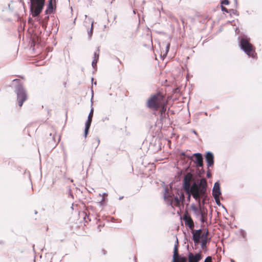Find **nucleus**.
<instances>
[{"instance_id": "f257e3e1", "label": "nucleus", "mask_w": 262, "mask_h": 262, "mask_svg": "<svg viewBox=\"0 0 262 262\" xmlns=\"http://www.w3.org/2000/svg\"><path fill=\"white\" fill-rule=\"evenodd\" d=\"M238 46L248 57L254 59L256 57L255 48L251 43V38L246 34L240 33L237 37Z\"/></svg>"}, {"instance_id": "f03ea898", "label": "nucleus", "mask_w": 262, "mask_h": 262, "mask_svg": "<svg viewBox=\"0 0 262 262\" xmlns=\"http://www.w3.org/2000/svg\"><path fill=\"white\" fill-rule=\"evenodd\" d=\"M207 182L205 178H202L199 182H194L189 188L191 189L193 198L199 203L201 201V198L207 193Z\"/></svg>"}, {"instance_id": "7ed1b4c3", "label": "nucleus", "mask_w": 262, "mask_h": 262, "mask_svg": "<svg viewBox=\"0 0 262 262\" xmlns=\"http://www.w3.org/2000/svg\"><path fill=\"white\" fill-rule=\"evenodd\" d=\"M12 82H15L14 86V92L17 96V101L19 106H21L28 99L27 92L23 83L19 79H15Z\"/></svg>"}, {"instance_id": "20e7f679", "label": "nucleus", "mask_w": 262, "mask_h": 262, "mask_svg": "<svg viewBox=\"0 0 262 262\" xmlns=\"http://www.w3.org/2000/svg\"><path fill=\"white\" fill-rule=\"evenodd\" d=\"M28 3L30 7V11L32 17H35L38 16L42 11L45 5V0H29Z\"/></svg>"}, {"instance_id": "39448f33", "label": "nucleus", "mask_w": 262, "mask_h": 262, "mask_svg": "<svg viewBox=\"0 0 262 262\" xmlns=\"http://www.w3.org/2000/svg\"><path fill=\"white\" fill-rule=\"evenodd\" d=\"M91 93H92L91 108L90 110V112L88 115V119L85 123L84 135H83L85 138H86V137L88 136V135L89 134L91 125V123L92 122V118L93 117V113H94V108L92 107V104H93L92 99L93 98L94 91L92 89L91 90Z\"/></svg>"}, {"instance_id": "423d86ee", "label": "nucleus", "mask_w": 262, "mask_h": 262, "mask_svg": "<svg viewBox=\"0 0 262 262\" xmlns=\"http://www.w3.org/2000/svg\"><path fill=\"white\" fill-rule=\"evenodd\" d=\"M161 140L157 136H152L149 141V149L153 152L159 151L161 149Z\"/></svg>"}, {"instance_id": "0eeeda50", "label": "nucleus", "mask_w": 262, "mask_h": 262, "mask_svg": "<svg viewBox=\"0 0 262 262\" xmlns=\"http://www.w3.org/2000/svg\"><path fill=\"white\" fill-rule=\"evenodd\" d=\"M164 190L165 193L163 195L164 199L167 202V204H169L171 206L173 207V205H178L181 202V198H179L177 195H174L173 194H172L173 198L169 199L168 198L172 197V194L168 192V190L166 187Z\"/></svg>"}, {"instance_id": "6e6552de", "label": "nucleus", "mask_w": 262, "mask_h": 262, "mask_svg": "<svg viewBox=\"0 0 262 262\" xmlns=\"http://www.w3.org/2000/svg\"><path fill=\"white\" fill-rule=\"evenodd\" d=\"M158 94L151 95L147 99L146 102V106L153 111H157L159 108V105L157 103Z\"/></svg>"}, {"instance_id": "1a4fd4ad", "label": "nucleus", "mask_w": 262, "mask_h": 262, "mask_svg": "<svg viewBox=\"0 0 262 262\" xmlns=\"http://www.w3.org/2000/svg\"><path fill=\"white\" fill-rule=\"evenodd\" d=\"M191 156L192 158L191 159V161H192L194 164H195L196 166L198 167H203L204 166L203 163V155L200 152H196L194 153Z\"/></svg>"}, {"instance_id": "9d476101", "label": "nucleus", "mask_w": 262, "mask_h": 262, "mask_svg": "<svg viewBox=\"0 0 262 262\" xmlns=\"http://www.w3.org/2000/svg\"><path fill=\"white\" fill-rule=\"evenodd\" d=\"M190 208L196 218L202 215L207 214L208 211L207 209L205 208L204 207L202 208H199L196 207L194 204H192L190 206Z\"/></svg>"}, {"instance_id": "9b49d317", "label": "nucleus", "mask_w": 262, "mask_h": 262, "mask_svg": "<svg viewBox=\"0 0 262 262\" xmlns=\"http://www.w3.org/2000/svg\"><path fill=\"white\" fill-rule=\"evenodd\" d=\"M204 157L207 167L209 168L212 167L214 163V156L213 153L210 151H207L205 153Z\"/></svg>"}, {"instance_id": "f8f14e48", "label": "nucleus", "mask_w": 262, "mask_h": 262, "mask_svg": "<svg viewBox=\"0 0 262 262\" xmlns=\"http://www.w3.org/2000/svg\"><path fill=\"white\" fill-rule=\"evenodd\" d=\"M201 252L202 251L200 249L199 252L196 253L195 254H193L191 252H189L188 254V262H199L203 257Z\"/></svg>"}, {"instance_id": "ddd939ff", "label": "nucleus", "mask_w": 262, "mask_h": 262, "mask_svg": "<svg viewBox=\"0 0 262 262\" xmlns=\"http://www.w3.org/2000/svg\"><path fill=\"white\" fill-rule=\"evenodd\" d=\"M181 219L184 222L186 226H187L190 229H192V228L194 227V223L190 214H189L187 212H185L181 217Z\"/></svg>"}, {"instance_id": "4468645a", "label": "nucleus", "mask_w": 262, "mask_h": 262, "mask_svg": "<svg viewBox=\"0 0 262 262\" xmlns=\"http://www.w3.org/2000/svg\"><path fill=\"white\" fill-rule=\"evenodd\" d=\"M193 178V174L191 172H187L184 176L183 183L182 187L184 189H188L189 188V185Z\"/></svg>"}, {"instance_id": "2eb2a0df", "label": "nucleus", "mask_w": 262, "mask_h": 262, "mask_svg": "<svg viewBox=\"0 0 262 262\" xmlns=\"http://www.w3.org/2000/svg\"><path fill=\"white\" fill-rule=\"evenodd\" d=\"M201 229L192 230L191 233L192 234V239L194 242L195 247L198 246L199 244L200 239L201 238L202 234H201Z\"/></svg>"}, {"instance_id": "dca6fc26", "label": "nucleus", "mask_w": 262, "mask_h": 262, "mask_svg": "<svg viewBox=\"0 0 262 262\" xmlns=\"http://www.w3.org/2000/svg\"><path fill=\"white\" fill-rule=\"evenodd\" d=\"M208 231L206 230V231L202 234L201 236V240L200 243V245L201 249L204 250V252L207 251V238H208Z\"/></svg>"}, {"instance_id": "f3484780", "label": "nucleus", "mask_w": 262, "mask_h": 262, "mask_svg": "<svg viewBox=\"0 0 262 262\" xmlns=\"http://www.w3.org/2000/svg\"><path fill=\"white\" fill-rule=\"evenodd\" d=\"M212 194L213 196H220L222 194L220 183L219 181L214 183L212 188Z\"/></svg>"}, {"instance_id": "a211bd4d", "label": "nucleus", "mask_w": 262, "mask_h": 262, "mask_svg": "<svg viewBox=\"0 0 262 262\" xmlns=\"http://www.w3.org/2000/svg\"><path fill=\"white\" fill-rule=\"evenodd\" d=\"M55 9L56 8L53 6L52 0H49L45 13L46 14H52L55 13Z\"/></svg>"}, {"instance_id": "6ab92c4d", "label": "nucleus", "mask_w": 262, "mask_h": 262, "mask_svg": "<svg viewBox=\"0 0 262 262\" xmlns=\"http://www.w3.org/2000/svg\"><path fill=\"white\" fill-rule=\"evenodd\" d=\"M99 47H98L97 51L96 52H95L94 53V57L93 60L92 62V66L94 69L97 68V63L99 60Z\"/></svg>"}, {"instance_id": "aec40b11", "label": "nucleus", "mask_w": 262, "mask_h": 262, "mask_svg": "<svg viewBox=\"0 0 262 262\" xmlns=\"http://www.w3.org/2000/svg\"><path fill=\"white\" fill-rule=\"evenodd\" d=\"M94 30V21H91V28L88 29V40H90L92 39V37L93 33Z\"/></svg>"}, {"instance_id": "412c9836", "label": "nucleus", "mask_w": 262, "mask_h": 262, "mask_svg": "<svg viewBox=\"0 0 262 262\" xmlns=\"http://www.w3.org/2000/svg\"><path fill=\"white\" fill-rule=\"evenodd\" d=\"M178 247L177 244H175L173 248V255H172V259H174L175 260H176V257L178 256V255H180L178 254Z\"/></svg>"}, {"instance_id": "4be33fe9", "label": "nucleus", "mask_w": 262, "mask_h": 262, "mask_svg": "<svg viewBox=\"0 0 262 262\" xmlns=\"http://www.w3.org/2000/svg\"><path fill=\"white\" fill-rule=\"evenodd\" d=\"M175 262H187V258L183 255H178Z\"/></svg>"}, {"instance_id": "5701e85b", "label": "nucleus", "mask_w": 262, "mask_h": 262, "mask_svg": "<svg viewBox=\"0 0 262 262\" xmlns=\"http://www.w3.org/2000/svg\"><path fill=\"white\" fill-rule=\"evenodd\" d=\"M214 197V199L215 200V203L216 204V205L219 206H221L223 208H224L226 211L227 212V209L225 208V207L221 203L220 201V199H219V196H213Z\"/></svg>"}, {"instance_id": "b1692460", "label": "nucleus", "mask_w": 262, "mask_h": 262, "mask_svg": "<svg viewBox=\"0 0 262 262\" xmlns=\"http://www.w3.org/2000/svg\"><path fill=\"white\" fill-rule=\"evenodd\" d=\"M184 190L185 193L187 195V200L188 202H189L190 201L191 196L192 195L191 189L190 188V189H184Z\"/></svg>"}, {"instance_id": "393cba45", "label": "nucleus", "mask_w": 262, "mask_h": 262, "mask_svg": "<svg viewBox=\"0 0 262 262\" xmlns=\"http://www.w3.org/2000/svg\"><path fill=\"white\" fill-rule=\"evenodd\" d=\"M239 233H240V234L242 236V237L244 239L245 241H246L247 240V238H246V236H247V233L245 231V230H244V229H241L239 230Z\"/></svg>"}, {"instance_id": "a878e982", "label": "nucleus", "mask_w": 262, "mask_h": 262, "mask_svg": "<svg viewBox=\"0 0 262 262\" xmlns=\"http://www.w3.org/2000/svg\"><path fill=\"white\" fill-rule=\"evenodd\" d=\"M205 215H202L201 216H200V217H198L199 220V221L202 223H207V219L206 217L205 216Z\"/></svg>"}, {"instance_id": "bb28decb", "label": "nucleus", "mask_w": 262, "mask_h": 262, "mask_svg": "<svg viewBox=\"0 0 262 262\" xmlns=\"http://www.w3.org/2000/svg\"><path fill=\"white\" fill-rule=\"evenodd\" d=\"M228 13H229L230 15L234 14V15H235L237 16L239 15L238 12L237 10L233 9H229Z\"/></svg>"}, {"instance_id": "cd10ccee", "label": "nucleus", "mask_w": 262, "mask_h": 262, "mask_svg": "<svg viewBox=\"0 0 262 262\" xmlns=\"http://www.w3.org/2000/svg\"><path fill=\"white\" fill-rule=\"evenodd\" d=\"M167 116H168V115L167 114H166V113L160 112V120L161 121H163L164 119L166 118Z\"/></svg>"}, {"instance_id": "c85d7f7f", "label": "nucleus", "mask_w": 262, "mask_h": 262, "mask_svg": "<svg viewBox=\"0 0 262 262\" xmlns=\"http://www.w3.org/2000/svg\"><path fill=\"white\" fill-rule=\"evenodd\" d=\"M180 156H183L185 157V158H188L189 159H191V158H192V156H190V155L187 154L184 151H182L180 153Z\"/></svg>"}, {"instance_id": "c756f323", "label": "nucleus", "mask_w": 262, "mask_h": 262, "mask_svg": "<svg viewBox=\"0 0 262 262\" xmlns=\"http://www.w3.org/2000/svg\"><path fill=\"white\" fill-rule=\"evenodd\" d=\"M230 4V1L229 0H221V6L224 5H228Z\"/></svg>"}, {"instance_id": "7c9ffc66", "label": "nucleus", "mask_w": 262, "mask_h": 262, "mask_svg": "<svg viewBox=\"0 0 262 262\" xmlns=\"http://www.w3.org/2000/svg\"><path fill=\"white\" fill-rule=\"evenodd\" d=\"M170 47V43L169 42H168L166 44V48H165V53L164 54V55H165V56L167 55V54H168V53L169 51Z\"/></svg>"}, {"instance_id": "2f4dec72", "label": "nucleus", "mask_w": 262, "mask_h": 262, "mask_svg": "<svg viewBox=\"0 0 262 262\" xmlns=\"http://www.w3.org/2000/svg\"><path fill=\"white\" fill-rule=\"evenodd\" d=\"M68 194H69V195L70 196L72 199H74V195H73V194L72 192V190H71V188L70 187H68Z\"/></svg>"}, {"instance_id": "473e14b6", "label": "nucleus", "mask_w": 262, "mask_h": 262, "mask_svg": "<svg viewBox=\"0 0 262 262\" xmlns=\"http://www.w3.org/2000/svg\"><path fill=\"white\" fill-rule=\"evenodd\" d=\"M221 10H222L223 12L228 13L229 9H228L227 8H226L225 7H224V6H221Z\"/></svg>"}, {"instance_id": "72a5a7b5", "label": "nucleus", "mask_w": 262, "mask_h": 262, "mask_svg": "<svg viewBox=\"0 0 262 262\" xmlns=\"http://www.w3.org/2000/svg\"><path fill=\"white\" fill-rule=\"evenodd\" d=\"M179 198H181V201H185V195L183 193H180V194H179Z\"/></svg>"}, {"instance_id": "f704fd0d", "label": "nucleus", "mask_w": 262, "mask_h": 262, "mask_svg": "<svg viewBox=\"0 0 262 262\" xmlns=\"http://www.w3.org/2000/svg\"><path fill=\"white\" fill-rule=\"evenodd\" d=\"M204 262H213L212 260V257L210 256L206 257Z\"/></svg>"}, {"instance_id": "c9c22d12", "label": "nucleus", "mask_w": 262, "mask_h": 262, "mask_svg": "<svg viewBox=\"0 0 262 262\" xmlns=\"http://www.w3.org/2000/svg\"><path fill=\"white\" fill-rule=\"evenodd\" d=\"M206 177L207 178H210L211 177V174L210 172V170L208 168L207 170V172L206 173Z\"/></svg>"}, {"instance_id": "e433bc0d", "label": "nucleus", "mask_w": 262, "mask_h": 262, "mask_svg": "<svg viewBox=\"0 0 262 262\" xmlns=\"http://www.w3.org/2000/svg\"><path fill=\"white\" fill-rule=\"evenodd\" d=\"M83 219L86 222H87L86 219L89 220V221H91V219H89V217L86 214H85V216L84 217Z\"/></svg>"}, {"instance_id": "4c0bfd02", "label": "nucleus", "mask_w": 262, "mask_h": 262, "mask_svg": "<svg viewBox=\"0 0 262 262\" xmlns=\"http://www.w3.org/2000/svg\"><path fill=\"white\" fill-rule=\"evenodd\" d=\"M109 120V118L107 117H104L101 120L102 122H104L106 120Z\"/></svg>"}, {"instance_id": "58836bf2", "label": "nucleus", "mask_w": 262, "mask_h": 262, "mask_svg": "<svg viewBox=\"0 0 262 262\" xmlns=\"http://www.w3.org/2000/svg\"><path fill=\"white\" fill-rule=\"evenodd\" d=\"M47 26V23H42V28L46 29Z\"/></svg>"}, {"instance_id": "ea45409f", "label": "nucleus", "mask_w": 262, "mask_h": 262, "mask_svg": "<svg viewBox=\"0 0 262 262\" xmlns=\"http://www.w3.org/2000/svg\"><path fill=\"white\" fill-rule=\"evenodd\" d=\"M166 110V107L163 106V107L162 108V109H161V112H164V113H165Z\"/></svg>"}, {"instance_id": "a19ab883", "label": "nucleus", "mask_w": 262, "mask_h": 262, "mask_svg": "<svg viewBox=\"0 0 262 262\" xmlns=\"http://www.w3.org/2000/svg\"><path fill=\"white\" fill-rule=\"evenodd\" d=\"M234 1L235 7L237 8V6H238L237 0H234Z\"/></svg>"}, {"instance_id": "79ce46f5", "label": "nucleus", "mask_w": 262, "mask_h": 262, "mask_svg": "<svg viewBox=\"0 0 262 262\" xmlns=\"http://www.w3.org/2000/svg\"><path fill=\"white\" fill-rule=\"evenodd\" d=\"M192 132L195 135L198 136V133L196 132V131L194 129H192L191 130Z\"/></svg>"}, {"instance_id": "37998d69", "label": "nucleus", "mask_w": 262, "mask_h": 262, "mask_svg": "<svg viewBox=\"0 0 262 262\" xmlns=\"http://www.w3.org/2000/svg\"><path fill=\"white\" fill-rule=\"evenodd\" d=\"M101 251H102V254H103V255H105V254H106V251L105 250L102 249V250H101Z\"/></svg>"}, {"instance_id": "c03bdc74", "label": "nucleus", "mask_w": 262, "mask_h": 262, "mask_svg": "<svg viewBox=\"0 0 262 262\" xmlns=\"http://www.w3.org/2000/svg\"><path fill=\"white\" fill-rule=\"evenodd\" d=\"M97 142H98V144H97V145L96 146V148H97V146H98V144H99V143H100V140H99V138H97Z\"/></svg>"}, {"instance_id": "a18cd8bd", "label": "nucleus", "mask_w": 262, "mask_h": 262, "mask_svg": "<svg viewBox=\"0 0 262 262\" xmlns=\"http://www.w3.org/2000/svg\"><path fill=\"white\" fill-rule=\"evenodd\" d=\"M5 244V242L3 240L0 241V244L1 245H4Z\"/></svg>"}, {"instance_id": "49530a36", "label": "nucleus", "mask_w": 262, "mask_h": 262, "mask_svg": "<svg viewBox=\"0 0 262 262\" xmlns=\"http://www.w3.org/2000/svg\"><path fill=\"white\" fill-rule=\"evenodd\" d=\"M100 228H101V227H100V225H99L98 226V229L100 231H101Z\"/></svg>"}, {"instance_id": "de8ad7c7", "label": "nucleus", "mask_w": 262, "mask_h": 262, "mask_svg": "<svg viewBox=\"0 0 262 262\" xmlns=\"http://www.w3.org/2000/svg\"><path fill=\"white\" fill-rule=\"evenodd\" d=\"M100 228H101V227H100V225H99L98 226V229L100 231H101Z\"/></svg>"}, {"instance_id": "09e8293b", "label": "nucleus", "mask_w": 262, "mask_h": 262, "mask_svg": "<svg viewBox=\"0 0 262 262\" xmlns=\"http://www.w3.org/2000/svg\"><path fill=\"white\" fill-rule=\"evenodd\" d=\"M94 81V78L93 77H92L91 78V82H92V85L93 84V81Z\"/></svg>"}, {"instance_id": "8fccbe9b", "label": "nucleus", "mask_w": 262, "mask_h": 262, "mask_svg": "<svg viewBox=\"0 0 262 262\" xmlns=\"http://www.w3.org/2000/svg\"><path fill=\"white\" fill-rule=\"evenodd\" d=\"M38 20L39 21V23H42L43 20H41L40 18L38 19Z\"/></svg>"}, {"instance_id": "3c124183", "label": "nucleus", "mask_w": 262, "mask_h": 262, "mask_svg": "<svg viewBox=\"0 0 262 262\" xmlns=\"http://www.w3.org/2000/svg\"><path fill=\"white\" fill-rule=\"evenodd\" d=\"M123 198V196H120L119 199L120 200H122Z\"/></svg>"}, {"instance_id": "603ef678", "label": "nucleus", "mask_w": 262, "mask_h": 262, "mask_svg": "<svg viewBox=\"0 0 262 262\" xmlns=\"http://www.w3.org/2000/svg\"><path fill=\"white\" fill-rule=\"evenodd\" d=\"M93 84H95V85H96V84H97V82H96V81H95V82L93 81Z\"/></svg>"}, {"instance_id": "864d4df0", "label": "nucleus", "mask_w": 262, "mask_h": 262, "mask_svg": "<svg viewBox=\"0 0 262 262\" xmlns=\"http://www.w3.org/2000/svg\"><path fill=\"white\" fill-rule=\"evenodd\" d=\"M177 244L178 245V239H177L176 242V244Z\"/></svg>"}, {"instance_id": "5fc2aeb1", "label": "nucleus", "mask_w": 262, "mask_h": 262, "mask_svg": "<svg viewBox=\"0 0 262 262\" xmlns=\"http://www.w3.org/2000/svg\"><path fill=\"white\" fill-rule=\"evenodd\" d=\"M230 261H231V262H235V260H233V259H231L230 260Z\"/></svg>"}, {"instance_id": "6e6d98bb", "label": "nucleus", "mask_w": 262, "mask_h": 262, "mask_svg": "<svg viewBox=\"0 0 262 262\" xmlns=\"http://www.w3.org/2000/svg\"><path fill=\"white\" fill-rule=\"evenodd\" d=\"M34 213H35V214H36L37 213V211L36 210H35L34 211Z\"/></svg>"}, {"instance_id": "4d7b16f0", "label": "nucleus", "mask_w": 262, "mask_h": 262, "mask_svg": "<svg viewBox=\"0 0 262 262\" xmlns=\"http://www.w3.org/2000/svg\"><path fill=\"white\" fill-rule=\"evenodd\" d=\"M176 261L174 259H172L171 262H175Z\"/></svg>"}, {"instance_id": "13d9d810", "label": "nucleus", "mask_w": 262, "mask_h": 262, "mask_svg": "<svg viewBox=\"0 0 262 262\" xmlns=\"http://www.w3.org/2000/svg\"><path fill=\"white\" fill-rule=\"evenodd\" d=\"M71 208H72V209H73V204H72V207H71Z\"/></svg>"}, {"instance_id": "bf43d9fd", "label": "nucleus", "mask_w": 262, "mask_h": 262, "mask_svg": "<svg viewBox=\"0 0 262 262\" xmlns=\"http://www.w3.org/2000/svg\"><path fill=\"white\" fill-rule=\"evenodd\" d=\"M104 201V199H103V198H102V199H101V201L102 202V201Z\"/></svg>"}, {"instance_id": "052dcab7", "label": "nucleus", "mask_w": 262, "mask_h": 262, "mask_svg": "<svg viewBox=\"0 0 262 262\" xmlns=\"http://www.w3.org/2000/svg\"><path fill=\"white\" fill-rule=\"evenodd\" d=\"M105 194H106V193H104L102 194V195H105Z\"/></svg>"}, {"instance_id": "680f3d73", "label": "nucleus", "mask_w": 262, "mask_h": 262, "mask_svg": "<svg viewBox=\"0 0 262 262\" xmlns=\"http://www.w3.org/2000/svg\"><path fill=\"white\" fill-rule=\"evenodd\" d=\"M246 12H247L248 14H249V11H246Z\"/></svg>"}, {"instance_id": "e2e57ef3", "label": "nucleus", "mask_w": 262, "mask_h": 262, "mask_svg": "<svg viewBox=\"0 0 262 262\" xmlns=\"http://www.w3.org/2000/svg\"><path fill=\"white\" fill-rule=\"evenodd\" d=\"M238 29L236 28V30H235V32L236 33V30H237Z\"/></svg>"}, {"instance_id": "0e129e2a", "label": "nucleus", "mask_w": 262, "mask_h": 262, "mask_svg": "<svg viewBox=\"0 0 262 262\" xmlns=\"http://www.w3.org/2000/svg\"><path fill=\"white\" fill-rule=\"evenodd\" d=\"M115 1V0H112V1L111 2V3L112 4V2H113V1Z\"/></svg>"}]
</instances>
